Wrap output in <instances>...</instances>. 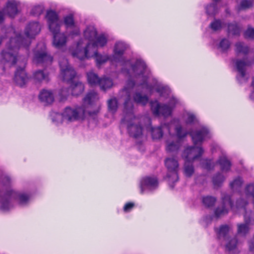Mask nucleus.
I'll list each match as a JSON object with an SVG mask.
<instances>
[{
	"label": "nucleus",
	"instance_id": "nucleus-17",
	"mask_svg": "<svg viewBox=\"0 0 254 254\" xmlns=\"http://www.w3.org/2000/svg\"><path fill=\"white\" fill-rule=\"evenodd\" d=\"M134 85L135 82L132 80H129L127 81L126 86L121 91L122 96L125 98L124 108H125V104L126 102H130L132 104L131 100L130 92Z\"/></svg>",
	"mask_w": 254,
	"mask_h": 254
},
{
	"label": "nucleus",
	"instance_id": "nucleus-34",
	"mask_svg": "<svg viewBox=\"0 0 254 254\" xmlns=\"http://www.w3.org/2000/svg\"><path fill=\"white\" fill-rule=\"evenodd\" d=\"M216 201V198L212 196H203L202 198V202L204 207L210 208L213 207Z\"/></svg>",
	"mask_w": 254,
	"mask_h": 254
},
{
	"label": "nucleus",
	"instance_id": "nucleus-54",
	"mask_svg": "<svg viewBox=\"0 0 254 254\" xmlns=\"http://www.w3.org/2000/svg\"><path fill=\"white\" fill-rule=\"evenodd\" d=\"M43 11V8L41 6H36L34 7H33L31 10V13L33 15H40Z\"/></svg>",
	"mask_w": 254,
	"mask_h": 254
},
{
	"label": "nucleus",
	"instance_id": "nucleus-31",
	"mask_svg": "<svg viewBox=\"0 0 254 254\" xmlns=\"http://www.w3.org/2000/svg\"><path fill=\"white\" fill-rule=\"evenodd\" d=\"M241 31V27L236 22L228 25V32L230 34L239 36Z\"/></svg>",
	"mask_w": 254,
	"mask_h": 254
},
{
	"label": "nucleus",
	"instance_id": "nucleus-26",
	"mask_svg": "<svg viewBox=\"0 0 254 254\" xmlns=\"http://www.w3.org/2000/svg\"><path fill=\"white\" fill-rule=\"evenodd\" d=\"M127 49V46L122 42H117L114 47V55L116 57H121Z\"/></svg>",
	"mask_w": 254,
	"mask_h": 254
},
{
	"label": "nucleus",
	"instance_id": "nucleus-44",
	"mask_svg": "<svg viewBox=\"0 0 254 254\" xmlns=\"http://www.w3.org/2000/svg\"><path fill=\"white\" fill-rule=\"evenodd\" d=\"M242 184V179L238 177L230 184V187L233 190H237L241 187Z\"/></svg>",
	"mask_w": 254,
	"mask_h": 254
},
{
	"label": "nucleus",
	"instance_id": "nucleus-14",
	"mask_svg": "<svg viewBox=\"0 0 254 254\" xmlns=\"http://www.w3.org/2000/svg\"><path fill=\"white\" fill-rule=\"evenodd\" d=\"M28 76L23 67H18L14 74V80L15 83L20 87L24 86L28 81Z\"/></svg>",
	"mask_w": 254,
	"mask_h": 254
},
{
	"label": "nucleus",
	"instance_id": "nucleus-37",
	"mask_svg": "<svg viewBox=\"0 0 254 254\" xmlns=\"http://www.w3.org/2000/svg\"><path fill=\"white\" fill-rule=\"evenodd\" d=\"M229 231V227L228 225H222L218 231H217L218 237L219 239L223 238L226 239L229 238L227 235Z\"/></svg>",
	"mask_w": 254,
	"mask_h": 254
},
{
	"label": "nucleus",
	"instance_id": "nucleus-30",
	"mask_svg": "<svg viewBox=\"0 0 254 254\" xmlns=\"http://www.w3.org/2000/svg\"><path fill=\"white\" fill-rule=\"evenodd\" d=\"M133 98L135 103L142 105H145L148 101V97L145 95H142L139 92H136L134 94Z\"/></svg>",
	"mask_w": 254,
	"mask_h": 254
},
{
	"label": "nucleus",
	"instance_id": "nucleus-12",
	"mask_svg": "<svg viewBox=\"0 0 254 254\" xmlns=\"http://www.w3.org/2000/svg\"><path fill=\"white\" fill-rule=\"evenodd\" d=\"M245 223L237 224L238 234L245 236L250 230V226L254 224V217L247 214L244 215Z\"/></svg>",
	"mask_w": 254,
	"mask_h": 254
},
{
	"label": "nucleus",
	"instance_id": "nucleus-1",
	"mask_svg": "<svg viewBox=\"0 0 254 254\" xmlns=\"http://www.w3.org/2000/svg\"><path fill=\"white\" fill-rule=\"evenodd\" d=\"M41 30V26L37 22H31L26 27L23 38L21 35L11 38L6 44V49L1 52L2 61L7 63L9 66L14 65L17 60V50L21 46L28 47L31 44V40L38 34Z\"/></svg>",
	"mask_w": 254,
	"mask_h": 254
},
{
	"label": "nucleus",
	"instance_id": "nucleus-59",
	"mask_svg": "<svg viewBox=\"0 0 254 254\" xmlns=\"http://www.w3.org/2000/svg\"><path fill=\"white\" fill-rule=\"evenodd\" d=\"M248 246L250 252L254 254V237L248 242Z\"/></svg>",
	"mask_w": 254,
	"mask_h": 254
},
{
	"label": "nucleus",
	"instance_id": "nucleus-58",
	"mask_svg": "<svg viewBox=\"0 0 254 254\" xmlns=\"http://www.w3.org/2000/svg\"><path fill=\"white\" fill-rule=\"evenodd\" d=\"M246 191L248 193L254 197V184H250L248 185L246 188Z\"/></svg>",
	"mask_w": 254,
	"mask_h": 254
},
{
	"label": "nucleus",
	"instance_id": "nucleus-22",
	"mask_svg": "<svg viewBox=\"0 0 254 254\" xmlns=\"http://www.w3.org/2000/svg\"><path fill=\"white\" fill-rule=\"evenodd\" d=\"M5 13L10 17H14L17 13V4L15 1H8L4 9Z\"/></svg>",
	"mask_w": 254,
	"mask_h": 254
},
{
	"label": "nucleus",
	"instance_id": "nucleus-33",
	"mask_svg": "<svg viewBox=\"0 0 254 254\" xmlns=\"http://www.w3.org/2000/svg\"><path fill=\"white\" fill-rule=\"evenodd\" d=\"M235 52L237 54H243L247 55L249 52V47L244 43L238 42L235 44Z\"/></svg>",
	"mask_w": 254,
	"mask_h": 254
},
{
	"label": "nucleus",
	"instance_id": "nucleus-6",
	"mask_svg": "<svg viewBox=\"0 0 254 254\" xmlns=\"http://www.w3.org/2000/svg\"><path fill=\"white\" fill-rule=\"evenodd\" d=\"M84 114V110L81 107L71 108L67 107L62 113L63 120L73 122L78 120Z\"/></svg>",
	"mask_w": 254,
	"mask_h": 254
},
{
	"label": "nucleus",
	"instance_id": "nucleus-8",
	"mask_svg": "<svg viewBox=\"0 0 254 254\" xmlns=\"http://www.w3.org/2000/svg\"><path fill=\"white\" fill-rule=\"evenodd\" d=\"M222 205L218 206L215 210V215L217 217H221L228 212L229 208L233 206V202L230 196L225 193H221Z\"/></svg>",
	"mask_w": 254,
	"mask_h": 254
},
{
	"label": "nucleus",
	"instance_id": "nucleus-20",
	"mask_svg": "<svg viewBox=\"0 0 254 254\" xmlns=\"http://www.w3.org/2000/svg\"><path fill=\"white\" fill-rule=\"evenodd\" d=\"M66 37L64 34L58 33L54 35L53 44L57 48H60L65 45Z\"/></svg>",
	"mask_w": 254,
	"mask_h": 254
},
{
	"label": "nucleus",
	"instance_id": "nucleus-53",
	"mask_svg": "<svg viewBox=\"0 0 254 254\" xmlns=\"http://www.w3.org/2000/svg\"><path fill=\"white\" fill-rule=\"evenodd\" d=\"M247 200L243 199L240 198L237 201V206L238 208H244L245 211V213L247 212L248 214H250V212H247L245 206L248 204Z\"/></svg>",
	"mask_w": 254,
	"mask_h": 254
},
{
	"label": "nucleus",
	"instance_id": "nucleus-42",
	"mask_svg": "<svg viewBox=\"0 0 254 254\" xmlns=\"http://www.w3.org/2000/svg\"><path fill=\"white\" fill-rule=\"evenodd\" d=\"M47 18L48 23H50V22H52L59 21L58 14L55 11L53 10L47 12Z\"/></svg>",
	"mask_w": 254,
	"mask_h": 254
},
{
	"label": "nucleus",
	"instance_id": "nucleus-32",
	"mask_svg": "<svg viewBox=\"0 0 254 254\" xmlns=\"http://www.w3.org/2000/svg\"><path fill=\"white\" fill-rule=\"evenodd\" d=\"M113 85V81L112 79L109 77H104L101 78L98 86L101 90H106L110 88Z\"/></svg>",
	"mask_w": 254,
	"mask_h": 254
},
{
	"label": "nucleus",
	"instance_id": "nucleus-63",
	"mask_svg": "<svg viewBox=\"0 0 254 254\" xmlns=\"http://www.w3.org/2000/svg\"><path fill=\"white\" fill-rule=\"evenodd\" d=\"M98 111H95L93 112H89V114L90 116H93V115H96L98 113Z\"/></svg>",
	"mask_w": 254,
	"mask_h": 254
},
{
	"label": "nucleus",
	"instance_id": "nucleus-11",
	"mask_svg": "<svg viewBox=\"0 0 254 254\" xmlns=\"http://www.w3.org/2000/svg\"><path fill=\"white\" fill-rule=\"evenodd\" d=\"M151 108L154 115H162L164 117L170 116L171 114V108L168 105L162 104L157 101L151 102Z\"/></svg>",
	"mask_w": 254,
	"mask_h": 254
},
{
	"label": "nucleus",
	"instance_id": "nucleus-40",
	"mask_svg": "<svg viewBox=\"0 0 254 254\" xmlns=\"http://www.w3.org/2000/svg\"><path fill=\"white\" fill-rule=\"evenodd\" d=\"M60 23V20L56 22H50V23H48L49 29L54 35L59 33L61 26Z\"/></svg>",
	"mask_w": 254,
	"mask_h": 254
},
{
	"label": "nucleus",
	"instance_id": "nucleus-4",
	"mask_svg": "<svg viewBox=\"0 0 254 254\" xmlns=\"http://www.w3.org/2000/svg\"><path fill=\"white\" fill-rule=\"evenodd\" d=\"M165 165L167 169V177L170 183H174L178 181L179 164L174 157H168L165 160Z\"/></svg>",
	"mask_w": 254,
	"mask_h": 254
},
{
	"label": "nucleus",
	"instance_id": "nucleus-35",
	"mask_svg": "<svg viewBox=\"0 0 254 254\" xmlns=\"http://www.w3.org/2000/svg\"><path fill=\"white\" fill-rule=\"evenodd\" d=\"M184 173L186 177H190L194 173L192 162L185 161L184 167Z\"/></svg>",
	"mask_w": 254,
	"mask_h": 254
},
{
	"label": "nucleus",
	"instance_id": "nucleus-13",
	"mask_svg": "<svg viewBox=\"0 0 254 254\" xmlns=\"http://www.w3.org/2000/svg\"><path fill=\"white\" fill-rule=\"evenodd\" d=\"M208 130L205 127H202L195 131H191L188 133L191 137L194 145L201 143L208 134Z\"/></svg>",
	"mask_w": 254,
	"mask_h": 254
},
{
	"label": "nucleus",
	"instance_id": "nucleus-51",
	"mask_svg": "<svg viewBox=\"0 0 254 254\" xmlns=\"http://www.w3.org/2000/svg\"><path fill=\"white\" fill-rule=\"evenodd\" d=\"M201 165L203 168L207 170H210L214 166L213 163H212L210 160L208 159H204L202 160Z\"/></svg>",
	"mask_w": 254,
	"mask_h": 254
},
{
	"label": "nucleus",
	"instance_id": "nucleus-3",
	"mask_svg": "<svg viewBox=\"0 0 254 254\" xmlns=\"http://www.w3.org/2000/svg\"><path fill=\"white\" fill-rule=\"evenodd\" d=\"M95 39L96 40L95 41H93L92 43H89L84 48L81 46L80 43H78L75 49L71 50V55L73 57L83 60L85 58H89L90 55L89 54V51L96 50L97 46L103 47L107 43V38L103 35L96 36Z\"/></svg>",
	"mask_w": 254,
	"mask_h": 254
},
{
	"label": "nucleus",
	"instance_id": "nucleus-23",
	"mask_svg": "<svg viewBox=\"0 0 254 254\" xmlns=\"http://www.w3.org/2000/svg\"><path fill=\"white\" fill-rule=\"evenodd\" d=\"M97 35V31L95 28L93 26H87L84 31V36L85 38L88 39L90 42L94 41Z\"/></svg>",
	"mask_w": 254,
	"mask_h": 254
},
{
	"label": "nucleus",
	"instance_id": "nucleus-27",
	"mask_svg": "<svg viewBox=\"0 0 254 254\" xmlns=\"http://www.w3.org/2000/svg\"><path fill=\"white\" fill-rule=\"evenodd\" d=\"M180 147V143L178 141H166V150L168 152L176 153Z\"/></svg>",
	"mask_w": 254,
	"mask_h": 254
},
{
	"label": "nucleus",
	"instance_id": "nucleus-48",
	"mask_svg": "<svg viewBox=\"0 0 254 254\" xmlns=\"http://www.w3.org/2000/svg\"><path fill=\"white\" fill-rule=\"evenodd\" d=\"M244 36L246 39H254V28L249 26L247 29L244 32Z\"/></svg>",
	"mask_w": 254,
	"mask_h": 254
},
{
	"label": "nucleus",
	"instance_id": "nucleus-46",
	"mask_svg": "<svg viewBox=\"0 0 254 254\" xmlns=\"http://www.w3.org/2000/svg\"><path fill=\"white\" fill-rule=\"evenodd\" d=\"M1 203L0 209L3 211L8 210L12 207L9 199L4 198Z\"/></svg>",
	"mask_w": 254,
	"mask_h": 254
},
{
	"label": "nucleus",
	"instance_id": "nucleus-41",
	"mask_svg": "<svg viewBox=\"0 0 254 254\" xmlns=\"http://www.w3.org/2000/svg\"><path fill=\"white\" fill-rule=\"evenodd\" d=\"M151 134L153 139H160L163 136V131L161 127L152 128Z\"/></svg>",
	"mask_w": 254,
	"mask_h": 254
},
{
	"label": "nucleus",
	"instance_id": "nucleus-43",
	"mask_svg": "<svg viewBox=\"0 0 254 254\" xmlns=\"http://www.w3.org/2000/svg\"><path fill=\"white\" fill-rule=\"evenodd\" d=\"M64 23L67 29L74 27L75 23L73 15L69 14L65 16L64 18Z\"/></svg>",
	"mask_w": 254,
	"mask_h": 254
},
{
	"label": "nucleus",
	"instance_id": "nucleus-16",
	"mask_svg": "<svg viewBox=\"0 0 254 254\" xmlns=\"http://www.w3.org/2000/svg\"><path fill=\"white\" fill-rule=\"evenodd\" d=\"M39 98L45 105L51 104L54 101V97L52 92L46 89H43L40 92Z\"/></svg>",
	"mask_w": 254,
	"mask_h": 254
},
{
	"label": "nucleus",
	"instance_id": "nucleus-24",
	"mask_svg": "<svg viewBox=\"0 0 254 254\" xmlns=\"http://www.w3.org/2000/svg\"><path fill=\"white\" fill-rule=\"evenodd\" d=\"M99 100L98 94L94 91L88 92L86 96L83 98L84 104L92 105Z\"/></svg>",
	"mask_w": 254,
	"mask_h": 254
},
{
	"label": "nucleus",
	"instance_id": "nucleus-28",
	"mask_svg": "<svg viewBox=\"0 0 254 254\" xmlns=\"http://www.w3.org/2000/svg\"><path fill=\"white\" fill-rule=\"evenodd\" d=\"M226 240L225 244L226 251L228 252L235 250L238 245V240L235 237H229Z\"/></svg>",
	"mask_w": 254,
	"mask_h": 254
},
{
	"label": "nucleus",
	"instance_id": "nucleus-9",
	"mask_svg": "<svg viewBox=\"0 0 254 254\" xmlns=\"http://www.w3.org/2000/svg\"><path fill=\"white\" fill-rule=\"evenodd\" d=\"M201 147L194 146L187 148L183 153L182 156L186 160L193 162L195 159L200 157L203 153Z\"/></svg>",
	"mask_w": 254,
	"mask_h": 254
},
{
	"label": "nucleus",
	"instance_id": "nucleus-64",
	"mask_svg": "<svg viewBox=\"0 0 254 254\" xmlns=\"http://www.w3.org/2000/svg\"><path fill=\"white\" fill-rule=\"evenodd\" d=\"M253 91L252 92L251 95V98L252 99H253V100H254V88H253Z\"/></svg>",
	"mask_w": 254,
	"mask_h": 254
},
{
	"label": "nucleus",
	"instance_id": "nucleus-10",
	"mask_svg": "<svg viewBox=\"0 0 254 254\" xmlns=\"http://www.w3.org/2000/svg\"><path fill=\"white\" fill-rule=\"evenodd\" d=\"M131 67L135 76H141L143 83L145 82L148 77L149 71L145 63L140 60H137L135 64L131 65Z\"/></svg>",
	"mask_w": 254,
	"mask_h": 254
},
{
	"label": "nucleus",
	"instance_id": "nucleus-36",
	"mask_svg": "<svg viewBox=\"0 0 254 254\" xmlns=\"http://www.w3.org/2000/svg\"><path fill=\"white\" fill-rule=\"evenodd\" d=\"M225 180L224 176L220 173H217L212 178V182L215 187H220Z\"/></svg>",
	"mask_w": 254,
	"mask_h": 254
},
{
	"label": "nucleus",
	"instance_id": "nucleus-18",
	"mask_svg": "<svg viewBox=\"0 0 254 254\" xmlns=\"http://www.w3.org/2000/svg\"><path fill=\"white\" fill-rule=\"evenodd\" d=\"M158 186V181L156 178L146 177L143 178L140 182L141 193H143L144 187L150 188H156Z\"/></svg>",
	"mask_w": 254,
	"mask_h": 254
},
{
	"label": "nucleus",
	"instance_id": "nucleus-60",
	"mask_svg": "<svg viewBox=\"0 0 254 254\" xmlns=\"http://www.w3.org/2000/svg\"><path fill=\"white\" fill-rule=\"evenodd\" d=\"M195 120V117L192 114H189L186 122L187 124H192Z\"/></svg>",
	"mask_w": 254,
	"mask_h": 254
},
{
	"label": "nucleus",
	"instance_id": "nucleus-29",
	"mask_svg": "<svg viewBox=\"0 0 254 254\" xmlns=\"http://www.w3.org/2000/svg\"><path fill=\"white\" fill-rule=\"evenodd\" d=\"M87 78L88 83L92 86H98L101 78H99L98 75L93 72L87 73Z\"/></svg>",
	"mask_w": 254,
	"mask_h": 254
},
{
	"label": "nucleus",
	"instance_id": "nucleus-50",
	"mask_svg": "<svg viewBox=\"0 0 254 254\" xmlns=\"http://www.w3.org/2000/svg\"><path fill=\"white\" fill-rule=\"evenodd\" d=\"M19 203L20 205H24L28 202L29 197L28 195L24 193H20L18 195Z\"/></svg>",
	"mask_w": 254,
	"mask_h": 254
},
{
	"label": "nucleus",
	"instance_id": "nucleus-62",
	"mask_svg": "<svg viewBox=\"0 0 254 254\" xmlns=\"http://www.w3.org/2000/svg\"><path fill=\"white\" fill-rule=\"evenodd\" d=\"M6 14L4 9L0 10V24L2 23L4 19L5 14Z\"/></svg>",
	"mask_w": 254,
	"mask_h": 254
},
{
	"label": "nucleus",
	"instance_id": "nucleus-21",
	"mask_svg": "<svg viewBox=\"0 0 254 254\" xmlns=\"http://www.w3.org/2000/svg\"><path fill=\"white\" fill-rule=\"evenodd\" d=\"M217 162L220 166L221 170L223 172H228L230 170L232 164L225 156H220Z\"/></svg>",
	"mask_w": 254,
	"mask_h": 254
},
{
	"label": "nucleus",
	"instance_id": "nucleus-55",
	"mask_svg": "<svg viewBox=\"0 0 254 254\" xmlns=\"http://www.w3.org/2000/svg\"><path fill=\"white\" fill-rule=\"evenodd\" d=\"M175 130L176 134L179 138H183L186 136L187 133L183 132L182 127L180 126H178L176 127Z\"/></svg>",
	"mask_w": 254,
	"mask_h": 254
},
{
	"label": "nucleus",
	"instance_id": "nucleus-45",
	"mask_svg": "<svg viewBox=\"0 0 254 254\" xmlns=\"http://www.w3.org/2000/svg\"><path fill=\"white\" fill-rule=\"evenodd\" d=\"M89 54L90 55L89 57L95 55L96 57V61L99 64H102L107 61V59L106 58L103 57L102 56L98 55L96 50L89 51Z\"/></svg>",
	"mask_w": 254,
	"mask_h": 254
},
{
	"label": "nucleus",
	"instance_id": "nucleus-49",
	"mask_svg": "<svg viewBox=\"0 0 254 254\" xmlns=\"http://www.w3.org/2000/svg\"><path fill=\"white\" fill-rule=\"evenodd\" d=\"M230 46V43L228 39H222L219 44V47L221 49L223 52L227 51Z\"/></svg>",
	"mask_w": 254,
	"mask_h": 254
},
{
	"label": "nucleus",
	"instance_id": "nucleus-19",
	"mask_svg": "<svg viewBox=\"0 0 254 254\" xmlns=\"http://www.w3.org/2000/svg\"><path fill=\"white\" fill-rule=\"evenodd\" d=\"M70 89L72 95L78 96L83 92L84 85L79 81H72L70 82Z\"/></svg>",
	"mask_w": 254,
	"mask_h": 254
},
{
	"label": "nucleus",
	"instance_id": "nucleus-5",
	"mask_svg": "<svg viewBox=\"0 0 254 254\" xmlns=\"http://www.w3.org/2000/svg\"><path fill=\"white\" fill-rule=\"evenodd\" d=\"M61 68V76L63 81L70 82L76 75V71L68 64V61L64 58H62L59 61Z\"/></svg>",
	"mask_w": 254,
	"mask_h": 254
},
{
	"label": "nucleus",
	"instance_id": "nucleus-52",
	"mask_svg": "<svg viewBox=\"0 0 254 254\" xmlns=\"http://www.w3.org/2000/svg\"><path fill=\"white\" fill-rule=\"evenodd\" d=\"M210 28L214 31H217L221 29L222 24L219 20H215L210 25Z\"/></svg>",
	"mask_w": 254,
	"mask_h": 254
},
{
	"label": "nucleus",
	"instance_id": "nucleus-15",
	"mask_svg": "<svg viewBox=\"0 0 254 254\" xmlns=\"http://www.w3.org/2000/svg\"><path fill=\"white\" fill-rule=\"evenodd\" d=\"M254 63V60L251 61H248L246 59L237 60L236 62V66L237 71L240 74L239 76H237V78L238 79L240 77L244 78L246 75L247 67L251 66Z\"/></svg>",
	"mask_w": 254,
	"mask_h": 254
},
{
	"label": "nucleus",
	"instance_id": "nucleus-7",
	"mask_svg": "<svg viewBox=\"0 0 254 254\" xmlns=\"http://www.w3.org/2000/svg\"><path fill=\"white\" fill-rule=\"evenodd\" d=\"M53 58L49 55L43 46V49L40 50L37 49L34 53L33 62L36 64H43L44 65H50L52 64Z\"/></svg>",
	"mask_w": 254,
	"mask_h": 254
},
{
	"label": "nucleus",
	"instance_id": "nucleus-47",
	"mask_svg": "<svg viewBox=\"0 0 254 254\" xmlns=\"http://www.w3.org/2000/svg\"><path fill=\"white\" fill-rule=\"evenodd\" d=\"M206 13L208 15H215L217 13V5L216 4H210L206 8Z\"/></svg>",
	"mask_w": 254,
	"mask_h": 254
},
{
	"label": "nucleus",
	"instance_id": "nucleus-39",
	"mask_svg": "<svg viewBox=\"0 0 254 254\" xmlns=\"http://www.w3.org/2000/svg\"><path fill=\"white\" fill-rule=\"evenodd\" d=\"M108 110L110 112L114 114L118 109V102L116 98H113L108 101Z\"/></svg>",
	"mask_w": 254,
	"mask_h": 254
},
{
	"label": "nucleus",
	"instance_id": "nucleus-61",
	"mask_svg": "<svg viewBox=\"0 0 254 254\" xmlns=\"http://www.w3.org/2000/svg\"><path fill=\"white\" fill-rule=\"evenodd\" d=\"M134 205V204L133 203H132V202L127 203L124 206V210L125 211H126V212L128 211L133 207Z\"/></svg>",
	"mask_w": 254,
	"mask_h": 254
},
{
	"label": "nucleus",
	"instance_id": "nucleus-2",
	"mask_svg": "<svg viewBox=\"0 0 254 254\" xmlns=\"http://www.w3.org/2000/svg\"><path fill=\"white\" fill-rule=\"evenodd\" d=\"M133 109V104L130 102H126L123 112L124 117L122 120V122L127 126L129 135L137 138L142 135V128L140 125L138 124V119L134 116Z\"/></svg>",
	"mask_w": 254,
	"mask_h": 254
},
{
	"label": "nucleus",
	"instance_id": "nucleus-25",
	"mask_svg": "<svg viewBox=\"0 0 254 254\" xmlns=\"http://www.w3.org/2000/svg\"><path fill=\"white\" fill-rule=\"evenodd\" d=\"M253 5V1L252 0H240L237 1L236 9L239 12L240 11L250 8Z\"/></svg>",
	"mask_w": 254,
	"mask_h": 254
},
{
	"label": "nucleus",
	"instance_id": "nucleus-57",
	"mask_svg": "<svg viewBox=\"0 0 254 254\" xmlns=\"http://www.w3.org/2000/svg\"><path fill=\"white\" fill-rule=\"evenodd\" d=\"M70 29H72V31L70 32V34L72 36H77L79 35L80 34V30L78 26L74 25V27H72L71 28H70Z\"/></svg>",
	"mask_w": 254,
	"mask_h": 254
},
{
	"label": "nucleus",
	"instance_id": "nucleus-38",
	"mask_svg": "<svg viewBox=\"0 0 254 254\" xmlns=\"http://www.w3.org/2000/svg\"><path fill=\"white\" fill-rule=\"evenodd\" d=\"M34 79L39 82H41L43 80L48 81V74L44 73L43 70H38L35 71L33 74Z\"/></svg>",
	"mask_w": 254,
	"mask_h": 254
},
{
	"label": "nucleus",
	"instance_id": "nucleus-56",
	"mask_svg": "<svg viewBox=\"0 0 254 254\" xmlns=\"http://www.w3.org/2000/svg\"><path fill=\"white\" fill-rule=\"evenodd\" d=\"M60 95L62 97V100L65 99L69 95V89L66 88H62L60 92Z\"/></svg>",
	"mask_w": 254,
	"mask_h": 254
}]
</instances>
